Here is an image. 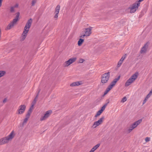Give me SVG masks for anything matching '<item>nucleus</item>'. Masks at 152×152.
Segmentation results:
<instances>
[{"label":"nucleus","mask_w":152,"mask_h":152,"mask_svg":"<svg viewBox=\"0 0 152 152\" xmlns=\"http://www.w3.org/2000/svg\"><path fill=\"white\" fill-rule=\"evenodd\" d=\"M113 87L112 86H111V85H110L107 87V88H108L109 90H110L112 88H113Z\"/></svg>","instance_id":"37"},{"label":"nucleus","mask_w":152,"mask_h":152,"mask_svg":"<svg viewBox=\"0 0 152 152\" xmlns=\"http://www.w3.org/2000/svg\"><path fill=\"white\" fill-rule=\"evenodd\" d=\"M3 0H0V7L1 5V3Z\"/></svg>","instance_id":"43"},{"label":"nucleus","mask_w":152,"mask_h":152,"mask_svg":"<svg viewBox=\"0 0 152 152\" xmlns=\"http://www.w3.org/2000/svg\"><path fill=\"white\" fill-rule=\"evenodd\" d=\"M84 41V40L82 39H80L77 42L78 46H80Z\"/></svg>","instance_id":"18"},{"label":"nucleus","mask_w":152,"mask_h":152,"mask_svg":"<svg viewBox=\"0 0 152 152\" xmlns=\"http://www.w3.org/2000/svg\"><path fill=\"white\" fill-rule=\"evenodd\" d=\"M151 95L150 93H149L145 97V98L148 99L151 96Z\"/></svg>","instance_id":"35"},{"label":"nucleus","mask_w":152,"mask_h":152,"mask_svg":"<svg viewBox=\"0 0 152 152\" xmlns=\"http://www.w3.org/2000/svg\"><path fill=\"white\" fill-rule=\"evenodd\" d=\"M107 103L105 104L104 105H103L101 109L100 110V111H101L102 112H103V111L105 110L106 107L107 105Z\"/></svg>","instance_id":"22"},{"label":"nucleus","mask_w":152,"mask_h":152,"mask_svg":"<svg viewBox=\"0 0 152 152\" xmlns=\"http://www.w3.org/2000/svg\"><path fill=\"white\" fill-rule=\"evenodd\" d=\"M149 93H150L151 94H152V89H151Z\"/></svg>","instance_id":"44"},{"label":"nucleus","mask_w":152,"mask_h":152,"mask_svg":"<svg viewBox=\"0 0 152 152\" xmlns=\"http://www.w3.org/2000/svg\"><path fill=\"white\" fill-rule=\"evenodd\" d=\"M147 99H146L145 98V99L144 100L143 102V104H145L146 102L147 101Z\"/></svg>","instance_id":"38"},{"label":"nucleus","mask_w":152,"mask_h":152,"mask_svg":"<svg viewBox=\"0 0 152 152\" xmlns=\"http://www.w3.org/2000/svg\"><path fill=\"white\" fill-rule=\"evenodd\" d=\"M85 61V60L82 58H80L79 60V63H83Z\"/></svg>","instance_id":"32"},{"label":"nucleus","mask_w":152,"mask_h":152,"mask_svg":"<svg viewBox=\"0 0 152 152\" xmlns=\"http://www.w3.org/2000/svg\"><path fill=\"white\" fill-rule=\"evenodd\" d=\"M52 113V111L51 110H49L45 112L44 115H42L40 118V121H45L46 120Z\"/></svg>","instance_id":"7"},{"label":"nucleus","mask_w":152,"mask_h":152,"mask_svg":"<svg viewBox=\"0 0 152 152\" xmlns=\"http://www.w3.org/2000/svg\"><path fill=\"white\" fill-rule=\"evenodd\" d=\"M13 7L15 8H18L19 7V4L18 3H16L13 6Z\"/></svg>","instance_id":"34"},{"label":"nucleus","mask_w":152,"mask_h":152,"mask_svg":"<svg viewBox=\"0 0 152 152\" xmlns=\"http://www.w3.org/2000/svg\"><path fill=\"white\" fill-rule=\"evenodd\" d=\"M148 44H146L142 48L141 50V53H145L147 51V49L148 48Z\"/></svg>","instance_id":"15"},{"label":"nucleus","mask_w":152,"mask_h":152,"mask_svg":"<svg viewBox=\"0 0 152 152\" xmlns=\"http://www.w3.org/2000/svg\"><path fill=\"white\" fill-rule=\"evenodd\" d=\"M31 114V113L28 112L26 115V118L28 119L30 117V115Z\"/></svg>","instance_id":"33"},{"label":"nucleus","mask_w":152,"mask_h":152,"mask_svg":"<svg viewBox=\"0 0 152 152\" xmlns=\"http://www.w3.org/2000/svg\"><path fill=\"white\" fill-rule=\"evenodd\" d=\"M81 84V83L80 82H76L71 83L70 84V86H71L73 87L76 86H78L80 85Z\"/></svg>","instance_id":"16"},{"label":"nucleus","mask_w":152,"mask_h":152,"mask_svg":"<svg viewBox=\"0 0 152 152\" xmlns=\"http://www.w3.org/2000/svg\"><path fill=\"white\" fill-rule=\"evenodd\" d=\"M37 2V0H32L31 2V5L32 6H34Z\"/></svg>","instance_id":"27"},{"label":"nucleus","mask_w":152,"mask_h":152,"mask_svg":"<svg viewBox=\"0 0 152 152\" xmlns=\"http://www.w3.org/2000/svg\"><path fill=\"white\" fill-rule=\"evenodd\" d=\"M120 79V76L118 77L117 78H116L113 80L111 82L110 84L111 86L113 87L115 85L116 83Z\"/></svg>","instance_id":"14"},{"label":"nucleus","mask_w":152,"mask_h":152,"mask_svg":"<svg viewBox=\"0 0 152 152\" xmlns=\"http://www.w3.org/2000/svg\"><path fill=\"white\" fill-rule=\"evenodd\" d=\"M110 77V73L107 72L103 74L102 77L101 82L103 83L107 82Z\"/></svg>","instance_id":"8"},{"label":"nucleus","mask_w":152,"mask_h":152,"mask_svg":"<svg viewBox=\"0 0 152 152\" xmlns=\"http://www.w3.org/2000/svg\"><path fill=\"white\" fill-rule=\"evenodd\" d=\"M144 0H138V1H137L136 2L137 3H139L140 5V2L141 1H143Z\"/></svg>","instance_id":"39"},{"label":"nucleus","mask_w":152,"mask_h":152,"mask_svg":"<svg viewBox=\"0 0 152 152\" xmlns=\"http://www.w3.org/2000/svg\"><path fill=\"white\" fill-rule=\"evenodd\" d=\"M106 90L107 91H109V92L110 91V90H109V89L108 88H106Z\"/></svg>","instance_id":"45"},{"label":"nucleus","mask_w":152,"mask_h":152,"mask_svg":"<svg viewBox=\"0 0 152 152\" xmlns=\"http://www.w3.org/2000/svg\"><path fill=\"white\" fill-rule=\"evenodd\" d=\"M28 119V118L26 117V118L23 120V122L22 124V126H23L26 123Z\"/></svg>","instance_id":"21"},{"label":"nucleus","mask_w":152,"mask_h":152,"mask_svg":"<svg viewBox=\"0 0 152 152\" xmlns=\"http://www.w3.org/2000/svg\"><path fill=\"white\" fill-rule=\"evenodd\" d=\"M100 144H98L94 146L93 148L95 149L96 150L100 146Z\"/></svg>","instance_id":"31"},{"label":"nucleus","mask_w":152,"mask_h":152,"mask_svg":"<svg viewBox=\"0 0 152 152\" xmlns=\"http://www.w3.org/2000/svg\"><path fill=\"white\" fill-rule=\"evenodd\" d=\"M104 119V117H102L97 121L94 122L92 126V128H95L96 127L101 124L103 122Z\"/></svg>","instance_id":"9"},{"label":"nucleus","mask_w":152,"mask_h":152,"mask_svg":"<svg viewBox=\"0 0 152 152\" xmlns=\"http://www.w3.org/2000/svg\"><path fill=\"white\" fill-rule=\"evenodd\" d=\"M134 129V128L131 124L130 126L127 128V131L129 133L131 132Z\"/></svg>","instance_id":"17"},{"label":"nucleus","mask_w":152,"mask_h":152,"mask_svg":"<svg viewBox=\"0 0 152 152\" xmlns=\"http://www.w3.org/2000/svg\"><path fill=\"white\" fill-rule=\"evenodd\" d=\"M96 150V149H94V148H93L91 149V151L92 152H94V151L95 150Z\"/></svg>","instance_id":"42"},{"label":"nucleus","mask_w":152,"mask_h":152,"mask_svg":"<svg viewBox=\"0 0 152 152\" xmlns=\"http://www.w3.org/2000/svg\"><path fill=\"white\" fill-rule=\"evenodd\" d=\"M5 72L3 71H0V77H3L5 74Z\"/></svg>","instance_id":"23"},{"label":"nucleus","mask_w":152,"mask_h":152,"mask_svg":"<svg viewBox=\"0 0 152 152\" xmlns=\"http://www.w3.org/2000/svg\"><path fill=\"white\" fill-rule=\"evenodd\" d=\"M140 6V4L139 3H137L135 2L129 7V8L130 10V12L132 13L135 12L137 10L138 7Z\"/></svg>","instance_id":"6"},{"label":"nucleus","mask_w":152,"mask_h":152,"mask_svg":"<svg viewBox=\"0 0 152 152\" xmlns=\"http://www.w3.org/2000/svg\"><path fill=\"white\" fill-rule=\"evenodd\" d=\"M142 119H141L134 122L131 125L135 129L142 122Z\"/></svg>","instance_id":"13"},{"label":"nucleus","mask_w":152,"mask_h":152,"mask_svg":"<svg viewBox=\"0 0 152 152\" xmlns=\"http://www.w3.org/2000/svg\"><path fill=\"white\" fill-rule=\"evenodd\" d=\"M33 105L32 104L31 107L30 108L28 112L31 113L33 109Z\"/></svg>","instance_id":"24"},{"label":"nucleus","mask_w":152,"mask_h":152,"mask_svg":"<svg viewBox=\"0 0 152 152\" xmlns=\"http://www.w3.org/2000/svg\"><path fill=\"white\" fill-rule=\"evenodd\" d=\"M108 92H109V91H107L106 90L104 92V95H106Z\"/></svg>","instance_id":"40"},{"label":"nucleus","mask_w":152,"mask_h":152,"mask_svg":"<svg viewBox=\"0 0 152 152\" xmlns=\"http://www.w3.org/2000/svg\"><path fill=\"white\" fill-rule=\"evenodd\" d=\"M60 9V6L59 5H57L55 8L54 18L56 20H57L58 18Z\"/></svg>","instance_id":"12"},{"label":"nucleus","mask_w":152,"mask_h":152,"mask_svg":"<svg viewBox=\"0 0 152 152\" xmlns=\"http://www.w3.org/2000/svg\"><path fill=\"white\" fill-rule=\"evenodd\" d=\"M151 139L149 137H146L145 139V141L146 142H148L150 141Z\"/></svg>","instance_id":"28"},{"label":"nucleus","mask_w":152,"mask_h":152,"mask_svg":"<svg viewBox=\"0 0 152 152\" xmlns=\"http://www.w3.org/2000/svg\"><path fill=\"white\" fill-rule=\"evenodd\" d=\"M89 152H92L91 150Z\"/></svg>","instance_id":"46"},{"label":"nucleus","mask_w":152,"mask_h":152,"mask_svg":"<svg viewBox=\"0 0 152 152\" xmlns=\"http://www.w3.org/2000/svg\"><path fill=\"white\" fill-rule=\"evenodd\" d=\"M123 62L120 60L118 62V63L117 64V66L118 67H119L121 66V64H122Z\"/></svg>","instance_id":"26"},{"label":"nucleus","mask_w":152,"mask_h":152,"mask_svg":"<svg viewBox=\"0 0 152 152\" xmlns=\"http://www.w3.org/2000/svg\"><path fill=\"white\" fill-rule=\"evenodd\" d=\"M77 59L76 57H72L68 60L65 61L63 64V66L64 67H67L69 65L75 62Z\"/></svg>","instance_id":"5"},{"label":"nucleus","mask_w":152,"mask_h":152,"mask_svg":"<svg viewBox=\"0 0 152 152\" xmlns=\"http://www.w3.org/2000/svg\"><path fill=\"white\" fill-rule=\"evenodd\" d=\"M96 150V149H94V148H93L91 149V151L92 152H94V151L95 150Z\"/></svg>","instance_id":"41"},{"label":"nucleus","mask_w":152,"mask_h":152,"mask_svg":"<svg viewBox=\"0 0 152 152\" xmlns=\"http://www.w3.org/2000/svg\"><path fill=\"white\" fill-rule=\"evenodd\" d=\"M15 21V20H13L10 22L8 25L6 27L5 29L6 30H8L11 29L15 26L17 23Z\"/></svg>","instance_id":"11"},{"label":"nucleus","mask_w":152,"mask_h":152,"mask_svg":"<svg viewBox=\"0 0 152 152\" xmlns=\"http://www.w3.org/2000/svg\"><path fill=\"white\" fill-rule=\"evenodd\" d=\"M26 107V105L25 104H22L20 105L18 110V114H22L25 112Z\"/></svg>","instance_id":"10"},{"label":"nucleus","mask_w":152,"mask_h":152,"mask_svg":"<svg viewBox=\"0 0 152 152\" xmlns=\"http://www.w3.org/2000/svg\"><path fill=\"white\" fill-rule=\"evenodd\" d=\"M126 55H124L123 56H122V58H121L120 59V61H121L122 62H123V61L124 60L125 58H126Z\"/></svg>","instance_id":"29"},{"label":"nucleus","mask_w":152,"mask_h":152,"mask_svg":"<svg viewBox=\"0 0 152 152\" xmlns=\"http://www.w3.org/2000/svg\"><path fill=\"white\" fill-rule=\"evenodd\" d=\"M15 135L14 132L12 131L7 136L0 139V145L4 144L11 141L14 137Z\"/></svg>","instance_id":"2"},{"label":"nucleus","mask_w":152,"mask_h":152,"mask_svg":"<svg viewBox=\"0 0 152 152\" xmlns=\"http://www.w3.org/2000/svg\"><path fill=\"white\" fill-rule=\"evenodd\" d=\"M127 99L126 96L124 97L120 101L121 103H124L127 101Z\"/></svg>","instance_id":"20"},{"label":"nucleus","mask_w":152,"mask_h":152,"mask_svg":"<svg viewBox=\"0 0 152 152\" xmlns=\"http://www.w3.org/2000/svg\"><path fill=\"white\" fill-rule=\"evenodd\" d=\"M15 10V8L13 7V6L11 7L10 8V11L11 12H14Z\"/></svg>","instance_id":"30"},{"label":"nucleus","mask_w":152,"mask_h":152,"mask_svg":"<svg viewBox=\"0 0 152 152\" xmlns=\"http://www.w3.org/2000/svg\"><path fill=\"white\" fill-rule=\"evenodd\" d=\"M102 113V112L100 110H99L97 112L96 114L95 115V117H97L98 116L100 115Z\"/></svg>","instance_id":"25"},{"label":"nucleus","mask_w":152,"mask_h":152,"mask_svg":"<svg viewBox=\"0 0 152 152\" xmlns=\"http://www.w3.org/2000/svg\"><path fill=\"white\" fill-rule=\"evenodd\" d=\"M19 15L20 13L19 12L17 13L16 17L13 20H15V21L17 22L19 20Z\"/></svg>","instance_id":"19"},{"label":"nucleus","mask_w":152,"mask_h":152,"mask_svg":"<svg viewBox=\"0 0 152 152\" xmlns=\"http://www.w3.org/2000/svg\"><path fill=\"white\" fill-rule=\"evenodd\" d=\"M139 75V73L138 72H136L132 75L125 83V86L127 87L134 82L137 78Z\"/></svg>","instance_id":"3"},{"label":"nucleus","mask_w":152,"mask_h":152,"mask_svg":"<svg viewBox=\"0 0 152 152\" xmlns=\"http://www.w3.org/2000/svg\"><path fill=\"white\" fill-rule=\"evenodd\" d=\"M32 22L31 19H29L27 21L24 30L20 38V41H24L26 38L27 34L28 32L29 29L30 28Z\"/></svg>","instance_id":"1"},{"label":"nucleus","mask_w":152,"mask_h":152,"mask_svg":"<svg viewBox=\"0 0 152 152\" xmlns=\"http://www.w3.org/2000/svg\"><path fill=\"white\" fill-rule=\"evenodd\" d=\"M92 28L91 27L86 28L81 34L80 37L83 38L90 36L92 33Z\"/></svg>","instance_id":"4"},{"label":"nucleus","mask_w":152,"mask_h":152,"mask_svg":"<svg viewBox=\"0 0 152 152\" xmlns=\"http://www.w3.org/2000/svg\"><path fill=\"white\" fill-rule=\"evenodd\" d=\"M7 98H4L3 101V103H5L6 102H7Z\"/></svg>","instance_id":"36"}]
</instances>
